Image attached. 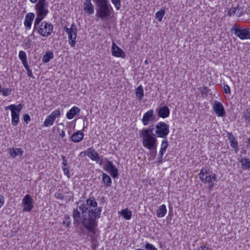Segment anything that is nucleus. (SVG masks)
Listing matches in <instances>:
<instances>
[{"label":"nucleus","instance_id":"1","mask_svg":"<svg viewBox=\"0 0 250 250\" xmlns=\"http://www.w3.org/2000/svg\"><path fill=\"white\" fill-rule=\"evenodd\" d=\"M101 208H95L94 209H90L88 210V218L83 217L82 223L83 227L93 233V234L96 233L95 228L97 225L96 221V219L100 218L101 213Z\"/></svg>","mask_w":250,"mask_h":250},{"label":"nucleus","instance_id":"2","mask_svg":"<svg viewBox=\"0 0 250 250\" xmlns=\"http://www.w3.org/2000/svg\"><path fill=\"white\" fill-rule=\"evenodd\" d=\"M96 5L97 17L104 20L107 19L113 12L108 0H93Z\"/></svg>","mask_w":250,"mask_h":250},{"label":"nucleus","instance_id":"3","mask_svg":"<svg viewBox=\"0 0 250 250\" xmlns=\"http://www.w3.org/2000/svg\"><path fill=\"white\" fill-rule=\"evenodd\" d=\"M154 129L153 126H150L147 128L144 129L141 134V136L143 138V145L148 149H156L157 146L155 135L153 134Z\"/></svg>","mask_w":250,"mask_h":250},{"label":"nucleus","instance_id":"4","mask_svg":"<svg viewBox=\"0 0 250 250\" xmlns=\"http://www.w3.org/2000/svg\"><path fill=\"white\" fill-rule=\"evenodd\" d=\"M53 30V25L46 21L41 22V24L34 28L32 34L37 31V32L42 37H47L52 32Z\"/></svg>","mask_w":250,"mask_h":250},{"label":"nucleus","instance_id":"5","mask_svg":"<svg viewBox=\"0 0 250 250\" xmlns=\"http://www.w3.org/2000/svg\"><path fill=\"white\" fill-rule=\"evenodd\" d=\"M199 177L202 182L208 184L209 188H211L213 187V182L217 180L216 175L215 174L209 175L208 170L206 168H202L201 170Z\"/></svg>","mask_w":250,"mask_h":250},{"label":"nucleus","instance_id":"6","mask_svg":"<svg viewBox=\"0 0 250 250\" xmlns=\"http://www.w3.org/2000/svg\"><path fill=\"white\" fill-rule=\"evenodd\" d=\"M22 108V105L21 104L16 105L15 104H11L5 107L6 110L10 109L11 111V122L12 124L16 126L19 122V116L20 112Z\"/></svg>","mask_w":250,"mask_h":250},{"label":"nucleus","instance_id":"7","mask_svg":"<svg viewBox=\"0 0 250 250\" xmlns=\"http://www.w3.org/2000/svg\"><path fill=\"white\" fill-rule=\"evenodd\" d=\"M64 29L68 35L69 43L72 47L76 44V38L77 36V28L74 23L71 24L70 28L64 27Z\"/></svg>","mask_w":250,"mask_h":250},{"label":"nucleus","instance_id":"8","mask_svg":"<svg viewBox=\"0 0 250 250\" xmlns=\"http://www.w3.org/2000/svg\"><path fill=\"white\" fill-rule=\"evenodd\" d=\"M155 133L159 137L166 138L169 133V126L164 122L158 123L155 126Z\"/></svg>","mask_w":250,"mask_h":250},{"label":"nucleus","instance_id":"9","mask_svg":"<svg viewBox=\"0 0 250 250\" xmlns=\"http://www.w3.org/2000/svg\"><path fill=\"white\" fill-rule=\"evenodd\" d=\"M230 31H233L234 34L241 40L250 39V29L249 28H238L237 27L236 24H234Z\"/></svg>","mask_w":250,"mask_h":250},{"label":"nucleus","instance_id":"10","mask_svg":"<svg viewBox=\"0 0 250 250\" xmlns=\"http://www.w3.org/2000/svg\"><path fill=\"white\" fill-rule=\"evenodd\" d=\"M48 7V2L46 0H39L35 6L36 14L46 16L49 12Z\"/></svg>","mask_w":250,"mask_h":250},{"label":"nucleus","instance_id":"11","mask_svg":"<svg viewBox=\"0 0 250 250\" xmlns=\"http://www.w3.org/2000/svg\"><path fill=\"white\" fill-rule=\"evenodd\" d=\"M97 206V203L94 197H90L86 200V203L82 204L79 208L82 212V217L84 216V213L88 209L92 208H96Z\"/></svg>","mask_w":250,"mask_h":250},{"label":"nucleus","instance_id":"12","mask_svg":"<svg viewBox=\"0 0 250 250\" xmlns=\"http://www.w3.org/2000/svg\"><path fill=\"white\" fill-rule=\"evenodd\" d=\"M104 168L108 171L113 178L118 177V170L111 161H107L104 164Z\"/></svg>","mask_w":250,"mask_h":250},{"label":"nucleus","instance_id":"13","mask_svg":"<svg viewBox=\"0 0 250 250\" xmlns=\"http://www.w3.org/2000/svg\"><path fill=\"white\" fill-rule=\"evenodd\" d=\"M24 206L23 211H30L34 207L33 199L29 194L26 195L22 201Z\"/></svg>","mask_w":250,"mask_h":250},{"label":"nucleus","instance_id":"14","mask_svg":"<svg viewBox=\"0 0 250 250\" xmlns=\"http://www.w3.org/2000/svg\"><path fill=\"white\" fill-rule=\"evenodd\" d=\"M213 110L218 117H223L225 115V110L222 104L218 101H215L213 106Z\"/></svg>","mask_w":250,"mask_h":250},{"label":"nucleus","instance_id":"15","mask_svg":"<svg viewBox=\"0 0 250 250\" xmlns=\"http://www.w3.org/2000/svg\"><path fill=\"white\" fill-rule=\"evenodd\" d=\"M155 118L154 111L152 109H151L144 114L142 120L144 125H146L150 122L153 121Z\"/></svg>","mask_w":250,"mask_h":250},{"label":"nucleus","instance_id":"16","mask_svg":"<svg viewBox=\"0 0 250 250\" xmlns=\"http://www.w3.org/2000/svg\"><path fill=\"white\" fill-rule=\"evenodd\" d=\"M111 51L112 54L114 56L122 58H124L125 56L124 51L118 47L114 42H112Z\"/></svg>","mask_w":250,"mask_h":250},{"label":"nucleus","instance_id":"17","mask_svg":"<svg viewBox=\"0 0 250 250\" xmlns=\"http://www.w3.org/2000/svg\"><path fill=\"white\" fill-rule=\"evenodd\" d=\"M83 10L89 15L94 14V6L91 0H85L83 3Z\"/></svg>","mask_w":250,"mask_h":250},{"label":"nucleus","instance_id":"18","mask_svg":"<svg viewBox=\"0 0 250 250\" xmlns=\"http://www.w3.org/2000/svg\"><path fill=\"white\" fill-rule=\"evenodd\" d=\"M9 153L12 158H15L17 156H22L23 153V151L21 148H14L12 147L8 149Z\"/></svg>","mask_w":250,"mask_h":250},{"label":"nucleus","instance_id":"19","mask_svg":"<svg viewBox=\"0 0 250 250\" xmlns=\"http://www.w3.org/2000/svg\"><path fill=\"white\" fill-rule=\"evenodd\" d=\"M34 17L35 14L33 13H29L26 15L24 24L26 27L29 28H31L32 22L34 20Z\"/></svg>","mask_w":250,"mask_h":250},{"label":"nucleus","instance_id":"20","mask_svg":"<svg viewBox=\"0 0 250 250\" xmlns=\"http://www.w3.org/2000/svg\"><path fill=\"white\" fill-rule=\"evenodd\" d=\"M80 111V109L77 106H73L66 113V117L68 119H72Z\"/></svg>","mask_w":250,"mask_h":250},{"label":"nucleus","instance_id":"21","mask_svg":"<svg viewBox=\"0 0 250 250\" xmlns=\"http://www.w3.org/2000/svg\"><path fill=\"white\" fill-rule=\"evenodd\" d=\"M169 114V109L167 106L161 107L158 111L159 117L165 118L168 116Z\"/></svg>","mask_w":250,"mask_h":250},{"label":"nucleus","instance_id":"22","mask_svg":"<svg viewBox=\"0 0 250 250\" xmlns=\"http://www.w3.org/2000/svg\"><path fill=\"white\" fill-rule=\"evenodd\" d=\"M83 132L79 131L73 134L71 136V140L73 142L78 143L80 142L83 138Z\"/></svg>","mask_w":250,"mask_h":250},{"label":"nucleus","instance_id":"23","mask_svg":"<svg viewBox=\"0 0 250 250\" xmlns=\"http://www.w3.org/2000/svg\"><path fill=\"white\" fill-rule=\"evenodd\" d=\"M87 156L91 160L95 161L99 156V154L93 149L90 148L87 149Z\"/></svg>","mask_w":250,"mask_h":250},{"label":"nucleus","instance_id":"24","mask_svg":"<svg viewBox=\"0 0 250 250\" xmlns=\"http://www.w3.org/2000/svg\"><path fill=\"white\" fill-rule=\"evenodd\" d=\"M242 118L244 119L247 125H250V108H247L243 112Z\"/></svg>","mask_w":250,"mask_h":250},{"label":"nucleus","instance_id":"25","mask_svg":"<svg viewBox=\"0 0 250 250\" xmlns=\"http://www.w3.org/2000/svg\"><path fill=\"white\" fill-rule=\"evenodd\" d=\"M167 213L166 207L165 205L160 206L157 211V216L158 217H164Z\"/></svg>","mask_w":250,"mask_h":250},{"label":"nucleus","instance_id":"26","mask_svg":"<svg viewBox=\"0 0 250 250\" xmlns=\"http://www.w3.org/2000/svg\"><path fill=\"white\" fill-rule=\"evenodd\" d=\"M37 17L35 19L34 24V28H36L38 26H39L41 24L42 21L46 16L42 14H36Z\"/></svg>","mask_w":250,"mask_h":250},{"label":"nucleus","instance_id":"27","mask_svg":"<svg viewBox=\"0 0 250 250\" xmlns=\"http://www.w3.org/2000/svg\"><path fill=\"white\" fill-rule=\"evenodd\" d=\"M135 94L136 98L139 100V101H141L144 96V90L141 85L137 87L136 89Z\"/></svg>","mask_w":250,"mask_h":250},{"label":"nucleus","instance_id":"28","mask_svg":"<svg viewBox=\"0 0 250 250\" xmlns=\"http://www.w3.org/2000/svg\"><path fill=\"white\" fill-rule=\"evenodd\" d=\"M121 214L125 219L127 220L130 219L132 216V212L128 208L122 209L121 211Z\"/></svg>","mask_w":250,"mask_h":250},{"label":"nucleus","instance_id":"29","mask_svg":"<svg viewBox=\"0 0 250 250\" xmlns=\"http://www.w3.org/2000/svg\"><path fill=\"white\" fill-rule=\"evenodd\" d=\"M73 217L74 222L76 223L80 222L81 213L77 208H74L73 212Z\"/></svg>","mask_w":250,"mask_h":250},{"label":"nucleus","instance_id":"30","mask_svg":"<svg viewBox=\"0 0 250 250\" xmlns=\"http://www.w3.org/2000/svg\"><path fill=\"white\" fill-rule=\"evenodd\" d=\"M103 181L105 185L109 187L111 185V179L110 177L106 173H103Z\"/></svg>","mask_w":250,"mask_h":250},{"label":"nucleus","instance_id":"31","mask_svg":"<svg viewBox=\"0 0 250 250\" xmlns=\"http://www.w3.org/2000/svg\"><path fill=\"white\" fill-rule=\"evenodd\" d=\"M53 53L52 52H47L43 55L42 62L44 63H47L49 62L51 59H53Z\"/></svg>","mask_w":250,"mask_h":250},{"label":"nucleus","instance_id":"32","mask_svg":"<svg viewBox=\"0 0 250 250\" xmlns=\"http://www.w3.org/2000/svg\"><path fill=\"white\" fill-rule=\"evenodd\" d=\"M54 121H55L54 119L52 117H51V116H50L49 115L45 119V120L44 121L43 125L44 126H46V127L51 126V125H53Z\"/></svg>","mask_w":250,"mask_h":250},{"label":"nucleus","instance_id":"33","mask_svg":"<svg viewBox=\"0 0 250 250\" xmlns=\"http://www.w3.org/2000/svg\"><path fill=\"white\" fill-rule=\"evenodd\" d=\"M165 14V10L161 9L156 13L155 18L158 21L161 22Z\"/></svg>","mask_w":250,"mask_h":250},{"label":"nucleus","instance_id":"34","mask_svg":"<svg viewBox=\"0 0 250 250\" xmlns=\"http://www.w3.org/2000/svg\"><path fill=\"white\" fill-rule=\"evenodd\" d=\"M240 162L242 166L246 168H249L250 167V161L249 159L246 158H242Z\"/></svg>","mask_w":250,"mask_h":250},{"label":"nucleus","instance_id":"35","mask_svg":"<svg viewBox=\"0 0 250 250\" xmlns=\"http://www.w3.org/2000/svg\"><path fill=\"white\" fill-rule=\"evenodd\" d=\"M168 146V143L166 139L165 140H163L162 142L161 147L160 149L161 151L165 152Z\"/></svg>","mask_w":250,"mask_h":250},{"label":"nucleus","instance_id":"36","mask_svg":"<svg viewBox=\"0 0 250 250\" xmlns=\"http://www.w3.org/2000/svg\"><path fill=\"white\" fill-rule=\"evenodd\" d=\"M12 91V89L11 88H3L1 93L3 96H8L11 94Z\"/></svg>","mask_w":250,"mask_h":250},{"label":"nucleus","instance_id":"37","mask_svg":"<svg viewBox=\"0 0 250 250\" xmlns=\"http://www.w3.org/2000/svg\"><path fill=\"white\" fill-rule=\"evenodd\" d=\"M60 115V110L58 109L54 110L51 113V114L49 115V116H51V117H52L54 119V120H55L57 117H59Z\"/></svg>","mask_w":250,"mask_h":250},{"label":"nucleus","instance_id":"38","mask_svg":"<svg viewBox=\"0 0 250 250\" xmlns=\"http://www.w3.org/2000/svg\"><path fill=\"white\" fill-rule=\"evenodd\" d=\"M230 146L234 149L235 152H237L238 150V143L235 140L234 141L230 142Z\"/></svg>","mask_w":250,"mask_h":250},{"label":"nucleus","instance_id":"39","mask_svg":"<svg viewBox=\"0 0 250 250\" xmlns=\"http://www.w3.org/2000/svg\"><path fill=\"white\" fill-rule=\"evenodd\" d=\"M116 10H119L121 7V0H111Z\"/></svg>","mask_w":250,"mask_h":250},{"label":"nucleus","instance_id":"40","mask_svg":"<svg viewBox=\"0 0 250 250\" xmlns=\"http://www.w3.org/2000/svg\"><path fill=\"white\" fill-rule=\"evenodd\" d=\"M145 248L146 250H158L152 244L146 243L145 246Z\"/></svg>","mask_w":250,"mask_h":250},{"label":"nucleus","instance_id":"41","mask_svg":"<svg viewBox=\"0 0 250 250\" xmlns=\"http://www.w3.org/2000/svg\"><path fill=\"white\" fill-rule=\"evenodd\" d=\"M19 57L21 61L26 60V55L23 51H20L19 53Z\"/></svg>","mask_w":250,"mask_h":250},{"label":"nucleus","instance_id":"42","mask_svg":"<svg viewBox=\"0 0 250 250\" xmlns=\"http://www.w3.org/2000/svg\"><path fill=\"white\" fill-rule=\"evenodd\" d=\"M61 157L62 159V168H63V167H69L67 165V161L66 159L65 156L64 155H62Z\"/></svg>","mask_w":250,"mask_h":250},{"label":"nucleus","instance_id":"43","mask_svg":"<svg viewBox=\"0 0 250 250\" xmlns=\"http://www.w3.org/2000/svg\"><path fill=\"white\" fill-rule=\"evenodd\" d=\"M62 169H63V171L65 175H66L68 178H70V173L69 169V167H63V168H62Z\"/></svg>","mask_w":250,"mask_h":250},{"label":"nucleus","instance_id":"44","mask_svg":"<svg viewBox=\"0 0 250 250\" xmlns=\"http://www.w3.org/2000/svg\"><path fill=\"white\" fill-rule=\"evenodd\" d=\"M164 152H162L160 151L159 154L158 155V161L157 162L158 164H161L163 162V156L164 154Z\"/></svg>","mask_w":250,"mask_h":250},{"label":"nucleus","instance_id":"45","mask_svg":"<svg viewBox=\"0 0 250 250\" xmlns=\"http://www.w3.org/2000/svg\"><path fill=\"white\" fill-rule=\"evenodd\" d=\"M227 135H228V139L229 140V142L234 141L236 140L235 137L232 134V133L228 132Z\"/></svg>","mask_w":250,"mask_h":250},{"label":"nucleus","instance_id":"46","mask_svg":"<svg viewBox=\"0 0 250 250\" xmlns=\"http://www.w3.org/2000/svg\"><path fill=\"white\" fill-rule=\"evenodd\" d=\"M237 9V7L231 8L229 11L228 15L229 16H231L232 15L236 13Z\"/></svg>","mask_w":250,"mask_h":250},{"label":"nucleus","instance_id":"47","mask_svg":"<svg viewBox=\"0 0 250 250\" xmlns=\"http://www.w3.org/2000/svg\"><path fill=\"white\" fill-rule=\"evenodd\" d=\"M224 90L225 92L227 94L230 93V89L228 85H224Z\"/></svg>","mask_w":250,"mask_h":250},{"label":"nucleus","instance_id":"48","mask_svg":"<svg viewBox=\"0 0 250 250\" xmlns=\"http://www.w3.org/2000/svg\"><path fill=\"white\" fill-rule=\"evenodd\" d=\"M23 120L25 122L28 123L30 121L31 118L28 114H25L23 116Z\"/></svg>","mask_w":250,"mask_h":250},{"label":"nucleus","instance_id":"49","mask_svg":"<svg viewBox=\"0 0 250 250\" xmlns=\"http://www.w3.org/2000/svg\"><path fill=\"white\" fill-rule=\"evenodd\" d=\"M55 196L61 200H62L63 199V195L60 192H57L55 194Z\"/></svg>","mask_w":250,"mask_h":250},{"label":"nucleus","instance_id":"50","mask_svg":"<svg viewBox=\"0 0 250 250\" xmlns=\"http://www.w3.org/2000/svg\"><path fill=\"white\" fill-rule=\"evenodd\" d=\"M201 92L202 95L206 94L208 92V88L206 86H204L202 88Z\"/></svg>","mask_w":250,"mask_h":250},{"label":"nucleus","instance_id":"51","mask_svg":"<svg viewBox=\"0 0 250 250\" xmlns=\"http://www.w3.org/2000/svg\"><path fill=\"white\" fill-rule=\"evenodd\" d=\"M24 42L25 43L26 47H27V48L30 47L31 41L29 40H25L24 41Z\"/></svg>","mask_w":250,"mask_h":250},{"label":"nucleus","instance_id":"52","mask_svg":"<svg viewBox=\"0 0 250 250\" xmlns=\"http://www.w3.org/2000/svg\"><path fill=\"white\" fill-rule=\"evenodd\" d=\"M198 250H212L211 249L205 246H200Z\"/></svg>","mask_w":250,"mask_h":250},{"label":"nucleus","instance_id":"53","mask_svg":"<svg viewBox=\"0 0 250 250\" xmlns=\"http://www.w3.org/2000/svg\"><path fill=\"white\" fill-rule=\"evenodd\" d=\"M26 69L27 70V75L29 77L34 78L33 74H32V70L31 69H30L29 68H26Z\"/></svg>","mask_w":250,"mask_h":250},{"label":"nucleus","instance_id":"54","mask_svg":"<svg viewBox=\"0 0 250 250\" xmlns=\"http://www.w3.org/2000/svg\"><path fill=\"white\" fill-rule=\"evenodd\" d=\"M21 62L23 65L26 69L29 68L26 60L21 61Z\"/></svg>","mask_w":250,"mask_h":250},{"label":"nucleus","instance_id":"55","mask_svg":"<svg viewBox=\"0 0 250 250\" xmlns=\"http://www.w3.org/2000/svg\"><path fill=\"white\" fill-rule=\"evenodd\" d=\"M4 202L3 197L0 195V208H1V207L3 205Z\"/></svg>","mask_w":250,"mask_h":250},{"label":"nucleus","instance_id":"56","mask_svg":"<svg viewBox=\"0 0 250 250\" xmlns=\"http://www.w3.org/2000/svg\"><path fill=\"white\" fill-rule=\"evenodd\" d=\"M95 161L97 163H99L100 164H102L103 163V160L101 158L100 156H99Z\"/></svg>","mask_w":250,"mask_h":250},{"label":"nucleus","instance_id":"57","mask_svg":"<svg viewBox=\"0 0 250 250\" xmlns=\"http://www.w3.org/2000/svg\"><path fill=\"white\" fill-rule=\"evenodd\" d=\"M60 135L62 138H63L65 136V132H64V130H62L61 132H60Z\"/></svg>","mask_w":250,"mask_h":250},{"label":"nucleus","instance_id":"58","mask_svg":"<svg viewBox=\"0 0 250 250\" xmlns=\"http://www.w3.org/2000/svg\"><path fill=\"white\" fill-rule=\"evenodd\" d=\"M247 146H250V137L248 139L247 141Z\"/></svg>","mask_w":250,"mask_h":250},{"label":"nucleus","instance_id":"59","mask_svg":"<svg viewBox=\"0 0 250 250\" xmlns=\"http://www.w3.org/2000/svg\"><path fill=\"white\" fill-rule=\"evenodd\" d=\"M31 2L35 3L37 2V0H29Z\"/></svg>","mask_w":250,"mask_h":250},{"label":"nucleus","instance_id":"60","mask_svg":"<svg viewBox=\"0 0 250 250\" xmlns=\"http://www.w3.org/2000/svg\"><path fill=\"white\" fill-rule=\"evenodd\" d=\"M2 90H3V88H1V86L0 85V93L2 92Z\"/></svg>","mask_w":250,"mask_h":250},{"label":"nucleus","instance_id":"61","mask_svg":"<svg viewBox=\"0 0 250 250\" xmlns=\"http://www.w3.org/2000/svg\"><path fill=\"white\" fill-rule=\"evenodd\" d=\"M136 250H145L142 249H138Z\"/></svg>","mask_w":250,"mask_h":250},{"label":"nucleus","instance_id":"62","mask_svg":"<svg viewBox=\"0 0 250 250\" xmlns=\"http://www.w3.org/2000/svg\"><path fill=\"white\" fill-rule=\"evenodd\" d=\"M145 62V63H147V61L146 60Z\"/></svg>","mask_w":250,"mask_h":250}]
</instances>
